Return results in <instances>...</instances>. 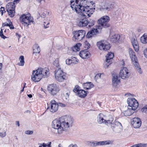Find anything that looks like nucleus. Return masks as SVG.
I'll use <instances>...</instances> for the list:
<instances>
[{"instance_id": "6e6552de", "label": "nucleus", "mask_w": 147, "mask_h": 147, "mask_svg": "<svg viewBox=\"0 0 147 147\" xmlns=\"http://www.w3.org/2000/svg\"><path fill=\"white\" fill-rule=\"evenodd\" d=\"M47 89L49 93L53 96L56 95L61 89L60 87L58 85L54 84L49 85Z\"/></svg>"}, {"instance_id": "f704fd0d", "label": "nucleus", "mask_w": 147, "mask_h": 147, "mask_svg": "<svg viewBox=\"0 0 147 147\" xmlns=\"http://www.w3.org/2000/svg\"><path fill=\"white\" fill-rule=\"evenodd\" d=\"M72 64H76L78 61V60L75 57H71V59Z\"/></svg>"}, {"instance_id": "72a5a7b5", "label": "nucleus", "mask_w": 147, "mask_h": 147, "mask_svg": "<svg viewBox=\"0 0 147 147\" xmlns=\"http://www.w3.org/2000/svg\"><path fill=\"white\" fill-rule=\"evenodd\" d=\"M19 59L20 60V63H19L18 65L20 66H23L24 63V57L23 56H21L20 57Z\"/></svg>"}, {"instance_id": "8fccbe9b", "label": "nucleus", "mask_w": 147, "mask_h": 147, "mask_svg": "<svg viewBox=\"0 0 147 147\" xmlns=\"http://www.w3.org/2000/svg\"><path fill=\"white\" fill-rule=\"evenodd\" d=\"M6 135V132H5L4 133L0 132V136L2 138L5 137Z\"/></svg>"}, {"instance_id": "c85d7f7f", "label": "nucleus", "mask_w": 147, "mask_h": 147, "mask_svg": "<svg viewBox=\"0 0 147 147\" xmlns=\"http://www.w3.org/2000/svg\"><path fill=\"white\" fill-rule=\"evenodd\" d=\"M84 86H86L84 87V88H86V89L89 90L91 88H92L93 86V84L91 82H89L86 83L84 84Z\"/></svg>"}, {"instance_id": "7ed1b4c3", "label": "nucleus", "mask_w": 147, "mask_h": 147, "mask_svg": "<svg viewBox=\"0 0 147 147\" xmlns=\"http://www.w3.org/2000/svg\"><path fill=\"white\" fill-rule=\"evenodd\" d=\"M129 52L130 57L135 66L136 70L139 74H141L142 73V71L137 61V58L135 53L132 49L131 48L129 49Z\"/></svg>"}, {"instance_id": "bf43d9fd", "label": "nucleus", "mask_w": 147, "mask_h": 147, "mask_svg": "<svg viewBox=\"0 0 147 147\" xmlns=\"http://www.w3.org/2000/svg\"><path fill=\"white\" fill-rule=\"evenodd\" d=\"M0 36L2 38L4 39H5L6 38V37L3 35V34H0Z\"/></svg>"}, {"instance_id": "5701e85b", "label": "nucleus", "mask_w": 147, "mask_h": 147, "mask_svg": "<svg viewBox=\"0 0 147 147\" xmlns=\"http://www.w3.org/2000/svg\"><path fill=\"white\" fill-rule=\"evenodd\" d=\"M87 50V49L83 50L80 52V56L82 59H86L90 57V52Z\"/></svg>"}, {"instance_id": "864d4df0", "label": "nucleus", "mask_w": 147, "mask_h": 147, "mask_svg": "<svg viewBox=\"0 0 147 147\" xmlns=\"http://www.w3.org/2000/svg\"><path fill=\"white\" fill-rule=\"evenodd\" d=\"M41 145L39 146V147H46L47 144L45 143H43L42 144H40Z\"/></svg>"}, {"instance_id": "09e8293b", "label": "nucleus", "mask_w": 147, "mask_h": 147, "mask_svg": "<svg viewBox=\"0 0 147 147\" xmlns=\"http://www.w3.org/2000/svg\"><path fill=\"white\" fill-rule=\"evenodd\" d=\"M10 21V24H9V27L10 29H13L14 28V27L12 25V22L10 20H9Z\"/></svg>"}, {"instance_id": "774afa93", "label": "nucleus", "mask_w": 147, "mask_h": 147, "mask_svg": "<svg viewBox=\"0 0 147 147\" xmlns=\"http://www.w3.org/2000/svg\"><path fill=\"white\" fill-rule=\"evenodd\" d=\"M137 31L138 32H140L141 31V30L140 28H138V29Z\"/></svg>"}, {"instance_id": "58836bf2", "label": "nucleus", "mask_w": 147, "mask_h": 147, "mask_svg": "<svg viewBox=\"0 0 147 147\" xmlns=\"http://www.w3.org/2000/svg\"><path fill=\"white\" fill-rule=\"evenodd\" d=\"M103 145H109L112 144L110 140L102 141Z\"/></svg>"}, {"instance_id": "bb28decb", "label": "nucleus", "mask_w": 147, "mask_h": 147, "mask_svg": "<svg viewBox=\"0 0 147 147\" xmlns=\"http://www.w3.org/2000/svg\"><path fill=\"white\" fill-rule=\"evenodd\" d=\"M87 94V92L82 89L79 90V92L77 93L78 95L82 98L85 97L86 96Z\"/></svg>"}, {"instance_id": "c03bdc74", "label": "nucleus", "mask_w": 147, "mask_h": 147, "mask_svg": "<svg viewBox=\"0 0 147 147\" xmlns=\"http://www.w3.org/2000/svg\"><path fill=\"white\" fill-rule=\"evenodd\" d=\"M143 52L145 57L147 59V47L144 50Z\"/></svg>"}, {"instance_id": "dca6fc26", "label": "nucleus", "mask_w": 147, "mask_h": 147, "mask_svg": "<svg viewBox=\"0 0 147 147\" xmlns=\"http://www.w3.org/2000/svg\"><path fill=\"white\" fill-rule=\"evenodd\" d=\"M49 69L47 67L40 68L36 70V71H38L42 77L45 78L48 77L49 75Z\"/></svg>"}, {"instance_id": "ddd939ff", "label": "nucleus", "mask_w": 147, "mask_h": 147, "mask_svg": "<svg viewBox=\"0 0 147 147\" xmlns=\"http://www.w3.org/2000/svg\"><path fill=\"white\" fill-rule=\"evenodd\" d=\"M50 107L49 106L47 109L46 111L49 109V111L53 113L57 111L58 109V103L54 100H52L50 102Z\"/></svg>"}, {"instance_id": "f257e3e1", "label": "nucleus", "mask_w": 147, "mask_h": 147, "mask_svg": "<svg viewBox=\"0 0 147 147\" xmlns=\"http://www.w3.org/2000/svg\"><path fill=\"white\" fill-rule=\"evenodd\" d=\"M93 6L94 3L92 0H71V7L73 10L80 14L83 18H81L78 24L80 27H85L88 25V20L86 18L90 17L95 10V8L89 6V3Z\"/></svg>"}, {"instance_id": "e2e57ef3", "label": "nucleus", "mask_w": 147, "mask_h": 147, "mask_svg": "<svg viewBox=\"0 0 147 147\" xmlns=\"http://www.w3.org/2000/svg\"><path fill=\"white\" fill-rule=\"evenodd\" d=\"M51 142H49L48 144H47L46 147H51L50 146L51 145Z\"/></svg>"}, {"instance_id": "69168bd1", "label": "nucleus", "mask_w": 147, "mask_h": 147, "mask_svg": "<svg viewBox=\"0 0 147 147\" xmlns=\"http://www.w3.org/2000/svg\"><path fill=\"white\" fill-rule=\"evenodd\" d=\"M27 96L30 98H31L32 97V95L31 94H28Z\"/></svg>"}, {"instance_id": "a18cd8bd", "label": "nucleus", "mask_w": 147, "mask_h": 147, "mask_svg": "<svg viewBox=\"0 0 147 147\" xmlns=\"http://www.w3.org/2000/svg\"><path fill=\"white\" fill-rule=\"evenodd\" d=\"M33 133V132L32 131H30L28 130L25 131V133L26 134L29 135L32 134Z\"/></svg>"}, {"instance_id": "2f4dec72", "label": "nucleus", "mask_w": 147, "mask_h": 147, "mask_svg": "<svg viewBox=\"0 0 147 147\" xmlns=\"http://www.w3.org/2000/svg\"><path fill=\"white\" fill-rule=\"evenodd\" d=\"M53 65L55 66L54 67L55 71L56 70V69H58L57 68H61L59 66V62L58 59L55 60L53 62Z\"/></svg>"}, {"instance_id": "052dcab7", "label": "nucleus", "mask_w": 147, "mask_h": 147, "mask_svg": "<svg viewBox=\"0 0 147 147\" xmlns=\"http://www.w3.org/2000/svg\"><path fill=\"white\" fill-rule=\"evenodd\" d=\"M45 14L44 13H43L40 16L41 17V18H45Z\"/></svg>"}, {"instance_id": "e433bc0d", "label": "nucleus", "mask_w": 147, "mask_h": 147, "mask_svg": "<svg viewBox=\"0 0 147 147\" xmlns=\"http://www.w3.org/2000/svg\"><path fill=\"white\" fill-rule=\"evenodd\" d=\"M129 109H129L125 111L124 114L125 116H130L132 114V113L131 112L130 109Z\"/></svg>"}, {"instance_id": "13d9d810", "label": "nucleus", "mask_w": 147, "mask_h": 147, "mask_svg": "<svg viewBox=\"0 0 147 147\" xmlns=\"http://www.w3.org/2000/svg\"><path fill=\"white\" fill-rule=\"evenodd\" d=\"M101 76V74H98L96 75V76H95V78H100Z\"/></svg>"}, {"instance_id": "4468645a", "label": "nucleus", "mask_w": 147, "mask_h": 147, "mask_svg": "<svg viewBox=\"0 0 147 147\" xmlns=\"http://www.w3.org/2000/svg\"><path fill=\"white\" fill-rule=\"evenodd\" d=\"M114 56L113 53L111 52L109 53L106 56V60L104 65V67L105 68L108 67L112 63V59Z\"/></svg>"}, {"instance_id": "c9c22d12", "label": "nucleus", "mask_w": 147, "mask_h": 147, "mask_svg": "<svg viewBox=\"0 0 147 147\" xmlns=\"http://www.w3.org/2000/svg\"><path fill=\"white\" fill-rule=\"evenodd\" d=\"M80 87L78 85H76L75 86V88L73 89V91L75 92H78L79 90H81Z\"/></svg>"}, {"instance_id": "37998d69", "label": "nucleus", "mask_w": 147, "mask_h": 147, "mask_svg": "<svg viewBox=\"0 0 147 147\" xmlns=\"http://www.w3.org/2000/svg\"><path fill=\"white\" fill-rule=\"evenodd\" d=\"M96 146H103L102 141L98 142L96 141Z\"/></svg>"}, {"instance_id": "9d476101", "label": "nucleus", "mask_w": 147, "mask_h": 147, "mask_svg": "<svg viewBox=\"0 0 147 147\" xmlns=\"http://www.w3.org/2000/svg\"><path fill=\"white\" fill-rule=\"evenodd\" d=\"M29 16V15L24 14L20 18V22H23L24 24H27V26L30 25L31 22H32L33 24L34 23L33 18Z\"/></svg>"}, {"instance_id": "49530a36", "label": "nucleus", "mask_w": 147, "mask_h": 147, "mask_svg": "<svg viewBox=\"0 0 147 147\" xmlns=\"http://www.w3.org/2000/svg\"><path fill=\"white\" fill-rule=\"evenodd\" d=\"M66 64L69 65H70V64H71V59H67L66 60Z\"/></svg>"}, {"instance_id": "3c124183", "label": "nucleus", "mask_w": 147, "mask_h": 147, "mask_svg": "<svg viewBox=\"0 0 147 147\" xmlns=\"http://www.w3.org/2000/svg\"><path fill=\"white\" fill-rule=\"evenodd\" d=\"M10 21H9V23H6V22H5V23H3L2 24V26L3 27H4L5 26H9V24H10Z\"/></svg>"}, {"instance_id": "39448f33", "label": "nucleus", "mask_w": 147, "mask_h": 147, "mask_svg": "<svg viewBox=\"0 0 147 147\" xmlns=\"http://www.w3.org/2000/svg\"><path fill=\"white\" fill-rule=\"evenodd\" d=\"M86 32L85 30H80L74 31L73 32V40L74 41H79L82 40L85 35Z\"/></svg>"}, {"instance_id": "423d86ee", "label": "nucleus", "mask_w": 147, "mask_h": 147, "mask_svg": "<svg viewBox=\"0 0 147 147\" xmlns=\"http://www.w3.org/2000/svg\"><path fill=\"white\" fill-rule=\"evenodd\" d=\"M55 71V75L56 80L59 82H62L65 80L66 73L63 72L61 68H57Z\"/></svg>"}, {"instance_id": "338daca9", "label": "nucleus", "mask_w": 147, "mask_h": 147, "mask_svg": "<svg viewBox=\"0 0 147 147\" xmlns=\"http://www.w3.org/2000/svg\"><path fill=\"white\" fill-rule=\"evenodd\" d=\"M92 141H88L87 142V144L88 145H90L91 144Z\"/></svg>"}, {"instance_id": "a19ab883", "label": "nucleus", "mask_w": 147, "mask_h": 147, "mask_svg": "<svg viewBox=\"0 0 147 147\" xmlns=\"http://www.w3.org/2000/svg\"><path fill=\"white\" fill-rule=\"evenodd\" d=\"M85 47L87 49H88L89 48L90 46V44L87 41H86L85 42Z\"/></svg>"}, {"instance_id": "cd10ccee", "label": "nucleus", "mask_w": 147, "mask_h": 147, "mask_svg": "<svg viewBox=\"0 0 147 147\" xmlns=\"http://www.w3.org/2000/svg\"><path fill=\"white\" fill-rule=\"evenodd\" d=\"M33 53H39L40 52V49L39 46L37 44H34L33 47Z\"/></svg>"}, {"instance_id": "0eeeda50", "label": "nucleus", "mask_w": 147, "mask_h": 147, "mask_svg": "<svg viewBox=\"0 0 147 147\" xmlns=\"http://www.w3.org/2000/svg\"><path fill=\"white\" fill-rule=\"evenodd\" d=\"M52 127L57 130V131L59 134H61L63 132V128L62 127L61 122L60 118L58 119L54 120L51 124Z\"/></svg>"}, {"instance_id": "aec40b11", "label": "nucleus", "mask_w": 147, "mask_h": 147, "mask_svg": "<svg viewBox=\"0 0 147 147\" xmlns=\"http://www.w3.org/2000/svg\"><path fill=\"white\" fill-rule=\"evenodd\" d=\"M103 114L101 113L99 114L97 117V121L98 123L101 124L103 123H111L113 121L112 118L108 120H106L104 119L102 117Z\"/></svg>"}, {"instance_id": "9b49d317", "label": "nucleus", "mask_w": 147, "mask_h": 147, "mask_svg": "<svg viewBox=\"0 0 147 147\" xmlns=\"http://www.w3.org/2000/svg\"><path fill=\"white\" fill-rule=\"evenodd\" d=\"M128 106L130 107L133 110L136 109L138 106V103L137 100L134 98H129L127 100Z\"/></svg>"}, {"instance_id": "6e6d98bb", "label": "nucleus", "mask_w": 147, "mask_h": 147, "mask_svg": "<svg viewBox=\"0 0 147 147\" xmlns=\"http://www.w3.org/2000/svg\"><path fill=\"white\" fill-rule=\"evenodd\" d=\"M64 95L66 97V98L67 99V98H68L69 97V94L68 93H66L65 94L63 93Z\"/></svg>"}, {"instance_id": "c756f323", "label": "nucleus", "mask_w": 147, "mask_h": 147, "mask_svg": "<svg viewBox=\"0 0 147 147\" xmlns=\"http://www.w3.org/2000/svg\"><path fill=\"white\" fill-rule=\"evenodd\" d=\"M81 44L80 43H78L72 48V50L74 51H79L80 50V47L81 46Z\"/></svg>"}, {"instance_id": "b1692460", "label": "nucleus", "mask_w": 147, "mask_h": 147, "mask_svg": "<svg viewBox=\"0 0 147 147\" xmlns=\"http://www.w3.org/2000/svg\"><path fill=\"white\" fill-rule=\"evenodd\" d=\"M110 41L113 43H116L121 40L120 38V35L117 34H115L112 35L110 38Z\"/></svg>"}, {"instance_id": "f8f14e48", "label": "nucleus", "mask_w": 147, "mask_h": 147, "mask_svg": "<svg viewBox=\"0 0 147 147\" xmlns=\"http://www.w3.org/2000/svg\"><path fill=\"white\" fill-rule=\"evenodd\" d=\"M97 45L100 50L105 51L109 50L111 47L109 43L102 41L98 42Z\"/></svg>"}, {"instance_id": "7c9ffc66", "label": "nucleus", "mask_w": 147, "mask_h": 147, "mask_svg": "<svg viewBox=\"0 0 147 147\" xmlns=\"http://www.w3.org/2000/svg\"><path fill=\"white\" fill-rule=\"evenodd\" d=\"M141 42L143 44L147 43V37L146 35L144 34L140 38Z\"/></svg>"}, {"instance_id": "603ef678", "label": "nucleus", "mask_w": 147, "mask_h": 147, "mask_svg": "<svg viewBox=\"0 0 147 147\" xmlns=\"http://www.w3.org/2000/svg\"><path fill=\"white\" fill-rule=\"evenodd\" d=\"M58 106H59L62 107H65V104L61 103H58Z\"/></svg>"}, {"instance_id": "4c0bfd02", "label": "nucleus", "mask_w": 147, "mask_h": 147, "mask_svg": "<svg viewBox=\"0 0 147 147\" xmlns=\"http://www.w3.org/2000/svg\"><path fill=\"white\" fill-rule=\"evenodd\" d=\"M137 147H147V144L139 143L136 144Z\"/></svg>"}, {"instance_id": "4d7b16f0", "label": "nucleus", "mask_w": 147, "mask_h": 147, "mask_svg": "<svg viewBox=\"0 0 147 147\" xmlns=\"http://www.w3.org/2000/svg\"><path fill=\"white\" fill-rule=\"evenodd\" d=\"M115 124V121L113 123H111V126L112 128L114 127V126L115 127L117 126V125Z\"/></svg>"}, {"instance_id": "5fc2aeb1", "label": "nucleus", "mask_w": 147, "mask_h": 147, "mask_svg": "<svg viewBox=\"0 0 147 147\" xmlns=\"http://www.w3.org/2000/svg\"><path fill=\"white\" fill-rule=\"evenodd\" d=\"M44 28H46L48 27H49V26H48L49 25V23L48 22L46 25V26H45V22H44Z\"/></svg>"}, {"instance_id": "2eb2a0df", "label": "nucleus", "mask_w": 147, "mask_h": 147, "mask_svg": "<svg viewBox=\"0 0 147 147\" xmlns=\"http://www.w3.org/2000/svg\"><path fill=\"white\" fill-rule=\"evenodd\" d=\"M113 3L111 2H106L100 8V11H110L113 7Z\"/></svg>"}, {"instance_id": "6ab92c4d", "label": "nucleus", "mask_w": 147, "mask_h": 147, "mask_svg": "<svg viewBox=\"0 0 147 147\" xmlns=\"http://www.w3.org/2000/svg\"><path fill=\"white\" fill-rule=\"evenodd\" d=\"M131 122L132 126L134 128H139L141 126L142 122L140 119L138 117H135Z\"/></svg>"}, {"instance_id": "ea45409f", "label": "nucleus", "mask_w": 147, "mask_h": 147, "mask_svg": "<svg viewBox=\"0 0 147 147\" xmlns=\"http://www.w3.org/2000/svg\"><path fill=\"white\" fill-rule=\"evenodd\" d=\"M141 110L142 112L147 113V105L144 106L141 109Z\"/></svg>"}, {"instance_id": "4be33fe9", "label": "nucleus", "mask_w": 147, "mask_h": 147, "mask_svg": "<svg viewBox=\"0 0 147 147\" xmlns=\"http://www.w3.org/2000/svg\"><path fill=\"white\" fill-rule=\"evenodd\" d=\"M131 42L135 51L138 52L139 49V47L137 39L136 37H133L131 39Z\"/></svg>"}, {"instance_id": "79ce46f5", "label": "nucleus", "mask_w": 147, "mask_h": 147, "mask_svg": "<svg viewBox=\"0 0 147 147\" xmlns=\"http://www.w3.org/2000/svg\"><path fill=\"white\" fill-rule=\"evenodd\" d=\"M0 12H1V15L2 16L4 13L6 12V11H5V8L1 7V8H0Z\"/></svg>"}, {"instance_id": "393cba45", "label": "nucleus", "mask_w": 147, "mask_h": 147, "mask_svg": "<svg viewBox=\"0 0 147 147\" xmlns=\"http://www.w3.org/2000/svg\"><path fill=\"white\" fill-rule=\"evenodd\" d=\"M115 124L117 126L115 127L114 126V127L112 129L114 131L118 132L121 130L122 126L121 124L118 121H115Z\"/></svg>"}, {"instance_id": "de8ad7c7", "label": "nucleus", "mask_w": 147, "mask_h": 147, "mask_svg": "<svg viewBox=\"0 0 147 147\" xmlns=\"http://www.w3.org/2000/svg\"><path fill=\"white\" fill-rule=\"evenodd\" d=\"M96 141H92L91 144H90V146L92 147H96Z\"/></svg>"}, {"instance_id": "f3484780", "label": "nucleus", "mask_w": 147, "mask_h": 147, "mask_svg": "<svg viewBox=\"0 0 147 147\" xmlns=\"http://www.w3.org/2000/svg\"><path fill=\"white\" fill-rule=\"evenodd\" d=\"M119 75L123 79L127 78L129 76V72L127 68L126 67H123L120 71Z\"/></svg>"}, {"instance_id": "20e7f679", "label": "nucleus", "mask_w": 147, "mask_h": 147, "mask_svg": "<svg viewBox=\"0 0 147 147\" xmlns=\"http://www.w3.org/2000/svg\"><path fill=\"white\" fill-rule=\"evenodd\" d=\"M109 20V18L107 16H103L98 20V22L100 25L97 26V28L100 32L102 28H107L110 26V24L108 23Z\"/></svg>"}, {"instance_id": "0e129e2a", "label": "nucleus", "mask_w": 147, "mask_h": 147, "mask_svg": "<svg viewBox=\"0 0 147 147\" xmlns=\"http://www.w3.org/2000/svg\"><path fill=\"white\" fill-rule=\"evenodd\" d=\"M68 147H77V146L76 145H73L72 146L71 145H69Z\"/></svg>"}, {"instance_id": "412c9836", "label": "nucleus", "mask_w": 147, "mask_h": 147, "mask_svg": "<svg viewBox=\"0 0 147 147\" xmlns=\"http://www.w3.org/2000/svg\"><path fill=\"white\" fill-rule=\"evenodd\" d=\"M100 32L99 29L97 28H93L89 31L86 35V37L87 38H91L94 34L98 33Z\"/></svg>"}, {"instance_id": "a211bd4d", "label": "nucleus", "mask_w": 147, "mask_h": 147, "mask_svg": "<svg viewBox=\"0 0 147 147\" xmlns=\"http://www.w3.org/2000/svg\"><path fill=\"white\" fill-rule=\"evenodd\" d=\"M37 72V71H36H36H33L31 76L32 79L35 82L39 81L42 77L40 74L39 73V72Z\"/></svg>"}, {"instance_id": "a878e982", "label": "nucleus", "mask_w": 147, "mask_h": 147, "mask_svg": "<svg viewBox=\"0 0 147 147\" xmlns=\"http://www.w3.org/2000/svg\"><path fill=\"white\" fill-rule=\"evenodd\" d=\"M112 83L114 85H116L117 84L119 83L120 80L118 79L117 75L116 74H112Z\"/></svg>"}, {"instance_id": "473e14b6", "label": "nucleus", "mask_w": 147, "mask_h": 147, "mask_svg": "<svg viewBox=\"0 0 147 147\" xmlns=\"http://www.w3.org/2000/svg\"><path fill=\"white\" fill-rule=\"evenodd\" d=\"M95 21L92 19H90L88 21V25L89 27H91L93 26L95 23Z\"/></svg>"}, {"instance_id": "680f3d73", "label": "nucleus", "mask_w": 147, "mask_h": 147, "mask_svg": "<svg viewBox=\"0 0 147 147\" xmlns=\"http://www.w3.org/2000/svg\"><path fill=\"white\" fill-rule=\"evenodd\" d=\"M16 36L18 38V40H19L20 37V35L18 34L17 33H16Z\"/></svg>"}, {"instance_id": "f03ea898", "label": "nucleus", "mask_w": 147, "mask_h": 147, "mask_svg": "<svg viewBox=\"0 0 147 147\" xmlns=\"http://www.w3.org/2000/svg\"><path fill=\"white\" fill-rule=\"evenodd\" d=\"M60 119L61 122L62 127L63 128V131L69 130V127H71L74 123V119L71 116H63L60 117Z\"/></svg>"}, {"instance_id": "1a4fd4ad", "label": "nucleus", "mask_w": 147, "mask_h": 147, "mask_svg": "<svg viewBox=\"0 0 147 147\" xmlns=\"http://www.w3.org/2000/svg\"><path fill=\"white\" fill-rule=\"evenodd\" d=\"M16 5L14 2H11L8 3L6 6V10L8 15L11 18L13 17L15 14Z\"/></svg>"}]
</instances>
